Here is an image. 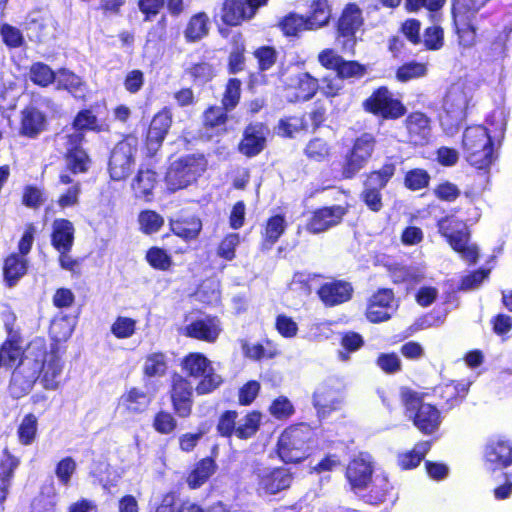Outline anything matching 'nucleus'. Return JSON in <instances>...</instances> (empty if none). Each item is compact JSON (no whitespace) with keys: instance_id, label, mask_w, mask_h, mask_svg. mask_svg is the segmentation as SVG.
<instances>
[{"instance_id":"nucleus-1","label":"nucleus","mask_w":512,"mask_h":512,"mask_svg":"<svg viewBox=\"0 0 512 512\" xmlns=\"http://www.w3.org/2000/svg\"><path fill=\"white\" fill-rule=\"evenodd\" d=\"M62 370L63 362L57 344L51 345L41 364L26 355L12 374L10 393L16 398L21 397L31 389L38 377L45 389L56 390L60 385Z\"/></svg>"},{"instance_id":"nucleus-2","label":"nucleus","mask_w":512,"mask_h":512,"mask_svg":"<svg viewBox=\"0 0 512 512\" xmlns=\"http://www.w3.org/2000/svg\"><path fill=\"white\" fill-rule=\"evenodd\" d=\"M493 136L482 125L467 127L462 136V147L467 162L477 169H486L495 160Z\"/></svg>"},{"instance_id":"nucleus-3","label":"nucleus","mask_w":512,"mask_h":512,"mask_svg":"<svg viewBox=\"0 0 512 512\" xmlns=\"http://www.w3.org/2000/svg\"><path fill=\"white\" fill-rule=\"evenodd\" d=\"M472 100V91L463 82L452 84L443 99L440 123L444 131L453 135L459 124L465 119Z\"/></svg>"},{"instance_id":"nucleus-4","label":"nucleus","mask_w":512,"mask_h":512,"mask_svg":"<svg viewBox=\"0 0 512 512\" xmlns=\"http://www.w3.org/2000/svg\"><path fill=\"white\" fill-rule=\"evenodd\" d=\"M313 431L306 424L286 428L279 436L277 454L285 463H298L309 455V442Z\"/></svg>"},{"instance_id":"nucleus-5","label":"nucleus","mask_w":512,"mask_h":512,"mask_svg":"<svg viewBox=\"0 0 512 512\" xmlns=\"http://www.w3.org/2000/svg\"><path fill=\"white\" fill-rule=\"evenodd\" d=\"M180 366L187 376L199 380L195 387L198 395L212 393L223 382L222 377L216 373L212 362L200 352H191L184 356Z\"/></svg>"},{"instance_id":"nucleus-6","label":"nucleus","mask_w":512,"mask_h":512,"mask_svg":"<svg viewBox=\"0 0 512 512\" xmlns=\"http://www.w3.org/2000/svg\"><path fill=\"white\" fill-rule=\"evenodd\" d=\"M207 161L201 155L182 157L171 163L166 173V184L169 190L183 189L196 181L206 170Z\"/></svg>"},{"instance_id":"nucleus-7","label":"nucleus","mask_w":512,"mask_h":512,"mask_svg":"<svg viewBox=\"0 0 512 512\" xmlns=\"http://www.w3.org/2000/svg\"><path fill=\"white\" fill-rule=\"evenodd\" d=\"M438 228L442 236L463 260L468 263L477 261L478 249L475 244L470 243L469 233L463 221L447 217L438 222Z\"/></svg>"},{"instance_id":"nucleus-8","label":"nucleus","mask_w":512,"mask_h":512,"mask_svg":"<svg viewBox=\"0 0 512 512\" xmlns=\"http://www.w3.org/2000/svg\"><path fill=\"white\" fill-rule=\"evenodd\" d=\"M402 398L409 418L414 425L424 434H432L438 430L441 424L439 410L422 399L412 391H403Z\"/></svg>"},{"instance_id":"nucleus-9","label":"nucleus","mask_w":512,"mask_h":512,"mask_svg":"<svg viewBox=\"0 0 512 512\" xmlns=\"http://www.w3.org/2000/svg\"><path fill=\"white\" fill-rule=\"evenodd\" d=\"M253 484L259 496H272L288 489L293 474L285 467H257L253 472Z\"/></svg>"},{"instance_id":"nucleus-10","label":"nucleus","mask_w":512,"mask_h":512,"mask_svg":"<svg viewBox=\"0 0 512 512\" xmlns=\"http://www.w3.org/2000/svg\"><path fill=\"white\" fill-rule=\"evenodd\" d=\"M375 143V137L370 133H363L356 138L350 153L345 158L342 168L344 178L354 177L366 165L372 156Z\"/></svg>"},{"instance_id":"nucleus-11","label":"nucleus","mask_w":512,"mask_h":512,"mask_svg":"<svg viewBox=\"0 0 512 512\" xmlns=\"http://www.w3.org/2000/svg\"><path fill=\"white\" fill-rule=\"evenodd\" d=\"M363 25L362 12L355 4H348L338 21L337 41L343 51L352 52L357 41V32Z\"/></svg>"},{"instance_id":"nucleus-12","label":"nucleus","mask_w":512,"mask_h":512,"mask_svg":"<svg viewBox=\"0 0 512 512\" xmlns=\"http://www.w3.org/2000/svg\"><path fill=\"white\" fill-rule=\"evenodd\" d=\"M136 151L137 142L134 138H127L115 146L109 161V173L112 180L121 181L128 177L134 164Z\"/></svg>"},{"instance_id":"nucleus-13","label":"nucleus","mask_w":512,"mask_h":512,"mask_svg":"<svg viewBox=\"0 0 512 512\" xmlns=\"http://www.w3.org/2000/svg\"><path fill=\"white\" fill-rule=\"evenodd\" d=\"M363 107L366 111L385 119H397L405 114L404 105L393 98L391 92L386 87L377 89L367 98Z\"/></svg>"},{"instance_id":"nucleus-14","label":"nucleus","mask_w":512,"mask_h":512,"mask_svg":"<svg viewBox=\"0 0 512 512\" xmlns=\"http://www.w3.org/2000/svg\"><path fill=\"white\" fill-rule=\"evenodd\" d=\"M221 332V321L211 315L188 317L182 328V333L185 336L207 343L216 342Z\"/></svg>"},{"instance_id":"nucleus-15","label":"nucleus","mask_w":512,"mask_h":512,"mask_svg":"<svg viewBox=\"0 0 512 512\" xmlns=\"http://www.w3.org/2000/svg\"><path fill=\"white\" fill-rule=\"evenodd\" d=\"M284 83L286 85V98L290 102L306 101L317 92L318 80L307 72H297L289 75Z\"/></svg>"},{"instance_id":"nucleus-16","label":"nucleus","mask_w":512,"mask_h":512,"mask_svg":"<svg viewBox=\"0 0 512 512\" xmlns=\"http://www.w3.org/2000/svg\"><path fill=\"white\" fill-rule=\"evenodd\" d=\"M396 307L393 291L391 289H379L369 299L366 317L373 323L384 322L392 317Z\"/></svg>"},{"instance_id":"nucleus-17","label":"nucleus","mask_w":512,"mask_h":512,"mask_svg":"<svg viewBox=\"0 0 512 512\" xmlns=\"http://www.w3.org/2000/svg\"><path fill=\"white\" fill-rule=\"evenodd\" d=\"M268 0H226L222 8V20L228 25H238L252 18L257 9Z\"/></svg>"},{"instance_id":"nucleus-18","label":"nucleus","mask_w":512,"mask_h":512,"mask_svg":"<svg viewBox=\"0 0 512 512\" xmlns=\"http://www.w3.org/2000/svg\"><path fill=\"white\" fill-rule=\"evenodd\" d=\"M193 387L182 375L175 374L172 378L171 400L175 412L180 417H188L192 410Z\"/></svg>"},{"instance_id":"nucleus-19","label":"nucleus","mask_w":512,"mask_h":512,"mask_svg":"<svg viewBox=\"0 0 512 512\" xmlns=\"http://www.w3.org/2000/svg\"><path fill=\"white\" fill-rule=\"evenodd\" d=\"M372 465L368 457L360 455L354 458L346 469V478L351 489L357 493H362L369 481L372 479Z\"/></svg>"},{"instance_id":"nucleus-20","label":"nucleus","mask_w":512,"mask_h":512,"mask_svg":"<svg viewBox=\"0 0 512 512\" xmlns=\"http://www.w3.org/2000/svg\"><path fill=\"white\" fill-rule=\"evenodd\" d=\"M345 209L341 206L323 207L316 210L307 222L306 229L313 233H322L342 220Z\"/></svg>"},{"instance_id":"nucleus-21","label":"nucleus","mask_w":512,"mask_h":512,"mask_svg":"<svg viewBox=\"0 0 512 512\" xmlns=\"http://www.w3.org/2000/svg\"><path fill=\"white\" fill-rule=\"evenodd\" d=\"M151 400L145 391L132 387L119 398L117 412L128 416L140 414L148 408Z\"/></svg>"},{"instance_id":"nucleus-22","label":"nucleus","mask_w":512,"mask_h":512,"mask_svg":"<svg viewBox=\"0 0 512 512\" xmlns=\"http://www.w3.org/2000/svg\"><path fill=\"white\" fill-rule=\"evenodd\" d=\"M171 123L172 117L168 110L160 111L152 119L146 139L147 149L151 155L160 148Z\"/></svg>"},{"instance_id":"nucleus-23","label":"nucleus","mask_w":512,"mask_h":512,"mask_svg":"<svg viewBox=\"0 0 512 512\" xmlns=\"http://www.w3.org/2000/svg\"><path fill=\"white\" fill-rule=\"evenodd\" d=\"M83 140V134L74 132L67 137L66 161L68 168L73 173H84L88 170L90 163L87 153L79 147Z\"/></svg>"},{"instance_id":"nucleus-24","label":"nucleus","mask_w":512,"mask_h":512,"mask_svg":"<svg viewBox=\"0 0 512 512\" xmlns=\"http://www.w3.org/2000/svg\"><path fill=\"white\" fill-rule=\"evenodd\" d=\"M353 288L349 282L337 280L323 284L318 294L327 306H335L348 301L352 297Z\"/></svg>"},{"instance_id":"nucleus-25","label":"nucleus","mask_w":512,"mask_h":512,"mask_svg":"<svg viewBox=\"0 0 512 512\" xmlns=\"http://www.w3.org/2000/svg\"><path fill=\"white\" fill-rule=\"evenodd\" d=\"M405 124L412 143L423 145L429 141L431 137V121L424 113H411L406 118Z\"/></svg>"},{"instance_id":"nucleus-26","label":"nucleus","mask_w":512,"mask_h":512,"mask_svg":"<svg viewBox=\"0 0 512 512\" xmlns=\"http://www.w3.org/2000/svg\"><path fill=\"white\" fill-rule=\"evenodd\" d=\"M367 492L363 495L364 500L372 505H379L393 498L394 487L387 475H375L367 485Z\"/></svg>"},{"instance_id":"nucleus-27","label":"nucleus","mask_w":512,"mask_h":512,"mask_svg":"<svg viewBox=\"0 0 512 512\" xmlns=\"http://www.w3.org/2000/svg\"><path fill=\"white\" fill-rule=\"evenodd\" d=\"M26 30L30 37L39 40H46L55 37L57 31V22L50 14H34L30 16L26 23Z\"/></svg>"},{"instance_id":"nucleus-28","label":"nucleus","mask_w":512,"mask_h":512,"mask_svg":"<svg viewBox=\"0 0 512 512\" xmlns=\"http://www.w3.org/2000/svg\"><path fill=\"white\" fill-rule=\"evenodd\" d=\"M485 459L498 467L510 466L512 464V441L505 438L491 440L485 448Z\"/></svg>"},{"instance_id":"nucleus-29","label":"nucleus","mask_w":512,"mask_h":512,"mask_svg":"<svg viewBox=\"0 0 512 512\" xmlns=\"http://www.w3.org/2000/svg\"><path fill=\"white\" fill-rule=\"evenodd\" d=\"M266 133L267 129L262 124L249 125L239 145L241 153L249 157L259 154L264 148Z\"/></svg>"},{"instance_id":"nucleus-30","label":"nucleus","mask_w":512,"mask_h":512,"mask_svg":"<svg viewBox=\"0 0 512 512\" xmlns=\"http://www.w3.org/2000/svg\"><path fill=\"white\" fill-rule=\"evenodd\" d=\"M157 183V173L149 167L141 166L131 181V189L136 198L150 200Z\"/></svg>"},{"instance_id":"nucleus-31","label":"nucleus","mask_w":512,"mask_h":512,"mask_svg":"<svg viewBox=\"0 0 512 512\" xmlns=\"http://www.w3.org/2000/svg\"><path fill=\"white\" fill-rule=\"evenodd\" d=\"M74 226L67 219H56L52 224L51 243L57 251H70L74 242Z\"/></svg>"},{"instance_id":"nucleus-32","label":"nucleus","mask_w":512,"mask_h":512,"mask_svg":"<svg viewBox=\"0 0 512 512\" xmlns=\"http://www.w3.org/2000/svg\"><path fill=\"white\" fill-rule=\"evenodd\" d=\"M341 403L342 397L340 392L326 385L318 387L314 393V406L322 417L333 410H337Z\"/></svg>"},{"instance_id":"nucleus-33","label":"nucleus","mask_w":512,"mask_h":512,"mask_svg":"<svg viewBox=\"0 0 512 512\" xmlns=\"http://www.w3.org/2000/svg\"><path fill=\"white\" fill-rule=\"evenodd\" d=\"M19 459L4 450L0 459V504L6 500Z\"/></svg>"},{"instance_id":"nucleus-34","label":"nucleus","mask_w":512,"mask_h":512,"mask_svg":"<svg viewBox=\"0 0 512 512\" xmlns=\"http://www.w3.org/2000/svg\"><path fill=\"white\" fill-rule=\"evenodd\" d=\"M331 6L329 0H311L309 13L305 18L309 30L319 29L329 23Z\"/></svg>"},{"instance_id":"nucleus-35","label":"nucleus","mask_w":512,"mask_h":512,"mask_svg":"<svg viewBox=\"0 0 512 512\" xmlns=\"http://www.w3.org/2000/svg\"><path fill=\"white\" fill-rule=\"evenodd\" d=\"M44 114L34 107H27L22 112L21 133L28 137H35L45 128Z\"/></svg>"},{"instance_id":"nucleus-36","label":"nucleus","mask_w":512,"mask_h":512,"mask_svg":"<svg viewBox=\"0 0 512 512\" xmlns=\"http://www.w3.org/2000/svg\"><path fill=\"white\" fill-rule=\"evenodd\" d=\"M488 0H454L452 14L454 23L473 21L477 12Z\"/></svg>"},{"instance_id":"nucleus-37","label":"nucleus","mask_w":512,"mask_h":512,"mask_svg":"<svg viewBox=\"0 0 512 512\" xmlns=\"http://www.w3.org/2000/svg\"><path fill=\"white\" fill-rule=\"evenodd\" d=\"M209 17L203 13L193 15L185 28L184 36L188 42H197L208 34Z\"/></svg>"},{"instance_id":"nucleus-38","label":"nucleus","mask_w":512,"mask_h":512,"mask_svg":"<svg viewBox=\"0 0 512 512\" xmlns=\"http://www.w3.org/2000/svg\"><path fill=\"white\" fill-rule=\"evenodd\" d=\"M216 463L211 458L199 461L187 478L188 486L192 489L202 486L216 471Z\"/></svg>"},{"instance_id":"nucleus-39","label":"nucleus","mask_w":512,"mask_h":512,"mask_svg":"<svg viewBox=\"0 0 512 512\" xmlns=\"http://www.w3.org/2000/svg\"><path fill=\"white\" fill-rule=\"evenodd\" d=\"M429 450L430 443L428 441L419 442L412 450L400 453L397 457V463L403 470L413 469L421 463Z\"/></svg>"},{"instance_id":"nucleus-40","label":"nucleus","mask_w":512,"mask_h":512,"mask_svg":"<svg viewBox=\"0 0 512 512\" xmlns=\"http://www.w3.org/2000/svg\"><path fill=\"white\" fill-rule=\"evenodd\" d=\"M58 88L69 91L75 98L82 99L86 93V85L73 72L62 69L57 73Z\"/></svg>"},{"instance_id":"nucleus-41","label":"nucleus","mask_w":512,"mask_h":512,"mask_svg":"<svg viewBox=\"0 0 512 512\" xmlns=\"http://www.w3.org/2000/svg\"><path fill=\"white\" fill-rule=\"evenodd\" d=\"M242 352L245 357L252 360H261L263 358H274L279 354L278 349L270 341L266 342V346L260 343H251L246 340L241 341Z\"/></svg>"},{"instance_id":"nucleus-42","label":"nucleus","mask_w":512,"mask_h":512,"mask_svg":"<svg viewBox=\"0 0 512 512\" xmlns=\"http://www.w3.org/2000/svg\"><path fill=\"white\" fill-rule=\"evenodd\" d=\"M75 326V319L66 315L56 316L50 326L51 338L57 343L65 342L71 337Z\"/></svg>"},{"instance_id":"nucleus-43","label":"nucleus","mask_w":512,"mask_h":512,"mask_svg":"<svg viewBox=\"0 0 512 512\" xmlns=\"http://www.w3.org/2000/svg\"><path fill=\"white\" fill-rule=\"evenodd\" d=\"M286 229V220L283 215H274L270 217L265 225L263 232V245L271 248L281 237Z\"/></svg>"},{"instance_id":"nucleus-44","label":"nucleus","mask_w":512,"mask_h":512,"mask_svg":"<svg viewBox=\"0 0 512 512\" xmlns=\"http://www.w3.org/2000/svg\"><path fill=\"white\" fill-rule=\"evenodd\" d=\"M227 117L220 107H210L204 114V127L207 137L211 138L225 131Z\"/></svg>"},{"instance_id":"nucleus-45","label":"nucleus","mask_w":512,"mask_h":512,"mask_svg":"<svg viewBox=\"0 0 512 512\" xmlns=\"http://www.w3.org/2000/svg\"><path fill=\"white\" fill-rule=\"evenodd\" d=\"M27 270V261L22 256L12 254L4 263V277L9 286H13Z\"/></svg>"},{"instance_id":"nucleus-46","label":"nucleus","mask_w":512,"mask_h":512,"mask_svg":"<svg viewBox=\"0 0 512 512\" xmlns=\"http://www.w3.org/2000/svg\"><path fill=\"white\" fill-rule=\"evenodd\" d=\"M507 112L504 107H497L486 118V127L493 136V140H499L506 129Z\"/></svg>"},{"instance_id":"nucleus-47","label":"nucleus","mask_w":512,"mask_h":512,"mask_svg":"<svg viewBox=\"0 0 512 512\" xmlns=\"http://www.w3.org/2000/svg\"><path fill=\"white\" fill-rule=\"evenodd\" d=\"M167 359L163 353L154 352L146 356L143 372L147 377H162L167 371Z\"/></svg>"},{"instance_id":"nucleus-48","label":"nucleus","mask_w":512,"mask_h":512,"mask_svg":"<svg viewBox=\"0 0 512 512\" xmlns=\"http://www.w3.org/2000/svg\"><path fill=\"white\" fill-rule=\"evenodd\" d=\"M278 26L286 36H297L300 32L309 30L305 17L295 13L283 17Z\"/></svg>"},{"instance_id":"nucleus-49","label":"nucleus","mask_w":512,"mask_h":512,"mask_svg":"<svg viewBox=\"0 0 512 512\" xmlns=\"http://www.w3.org/2000/svg\"><path fill=\"white\" fill-rule=\"evenodd\" d=\"M316 283V275L306 272H298L294 274L289 288L291 291L298 292L299 294L306 296L315 288Z\"/></svg>"},{"instance_id":"nucleus-50","label":"nucleus","mask_w":512,"mask_h":512,"mask_svg":"<svg viewBox=\"0 0 512 512\" xmlns=\"http://www.w3.org/2000/svg\"><path fill=\"white\" fill-rule=\"evenodd\" d=\"M37 418L33 414H27L22 419L18 430L19 442L22 445H30L36 438L37 435Z\"/></svg>"},{"instance_id":"nucleus-51","label":"nucleus","mask_w":512,"mask_h":512,"mask_svg":"<svg viewBox=\"0 0 512 512\" xmlns=\"http://www.w3.org/2000/svg\"><path fill=\"white\" fill-rule=\"evenodd\" d=\"M261 421V414L252 412L247 414L243 419L238 422L235 429V434L238 438L247 439L252 437L259 428Z\"/></svg>"},{"instance_id":"nucleus-52","label":"nucleus","mask_w":512,"mask_h":512,"mask_svg":"<svg viewBox=\"0 0 512 512\" xmlns=\"http://www.w3.org/2000/svg\"><path fill=\"white\" fill-rule=\"evenodd\" d=\"M30 79L35 84L46 87L53 81H57V74L48 65L37 62L30 68Z\"/></svg>"},{"instance_id":"nucleus-53","label":"nucleus","mask_w":512,"mask_h":512,"mask_svg":"<svg viewBox=\"0 0 512 512\" xmlns=\"http://www.w3.org/2000/svg\"><path fill=\"white\" fill-rule=\"evenodd\" d=\"M140 229L145 234H153L159 231L164 224V219L155 211L146 210L139 214Z\"/></svg>"},{"instance_id":"nucleus-54","label":"nucleus","mask_w":512,"mask_h":512,"mask_svg":"<svg viewBox=\"0 0 512 512\" xmlns=\"http://www.w3.org/2000/svg\"><path fill=\"white\" fill-rule=\"evenodd\" d=\"M136 331V320L118 316L111 325V333L117 339H128L134 335Z\"/></svg>"},{"instance_id":"nucleus-55","label":"nucleus","mask_w":512,"mask_h":512,"mask_svg":"<svg viewBox=\"0 0 512 512\" xmlns=\"http://www.w3.org/2000/svg\"><path fill=\"white\" fill-rule=\"evenodd\" d=\"M427 74V66L424 63L409 62L398 68L396 78L400 82H407Z\"/></svg>"},{"instance_id":"nucleus-56","label":"nucleus","mask_w":512,"mask_h":512,"mask_svg":"<svg viewBox=\"0 0 512 512\" xmlns=\"http://www.w3.org/2000/svg\"><path fill=\"white\" fill-rule=\"evenodd\" d=\"M395 166L394 164L388 163L377 171L372 172L366 182V186L373 187L376 189H382L386 186L388 181L394 175Z\"/></svg>"},{"instance_id":"nucleus-57","label":"nucleus","mask_w":512,"mask_h":512,"mask_svg":"<svg viewBox=\"0 0 512 512\" xmlns=\"http://www.w3.org/2000/svg\"><path fill=\"white\" fill-rule=\"evenodd\" d=\"M147 262L155 269L168 270L172 266L170 255L159 247H152L146 253Z\"/></svg>"},{"instance_id":"nucleus-58","label":"nucleus","mask_w":512,"mask_h":512,"mask_svg":"<svg viewBox=\"0 0 512 512\" xmlns=\"http://www.w3.org/2000/svg\"><path fill=\"white\" fill-rule=\"evenodd\" d=\"M393 277L395 282L418 283L424 279L425 272L419 266H403L395 270Z\"/></svg>"},{"instance_id":"nucleus-59","label":"nucleus","mask_w":512,"mask_h":512,"mask_svg":"<svg viewBox=\"0 0 512 512\" xmlns=\"http://www.w3.org/2000/svg\"><path fill=\"white\" fill-rule=\"evenodd\" d=\"M22 350L15 341H6L0 348V367H12L18 360L21 361Z\"/></svg>"},{"instance_id":"nucleus-60","label":"nucleus","mask_w":512,"mask_h":512,"mask_svg":"<svg viewBox=\"0 0 512 512\" xmlns=\"http://www.w3.org/2000/svg\"><path fill=\"white\" fill-rule=\"evenodd\" d=\"M306 156L314 161H323L330 154V147L326 141L320 138H314L305 148Z\"/></svg>"},{"instance_id":"nucleus-61","label":"nucleus","mask_w":512,"mask_h":512,"mask_svg":"<svg viewBox=\"0 0 512 512\" xmlns=\"http://www.w3.org/2000/svg\"><path fill=\"white\" fill-rule=\"evenodd\" d=\"M77 468V464L72 457H65L61 459L55 468V474L58 481L64 485L68 486L70 484L71 478L75 473Z\"/></svg>"},{"instance_id":"nucleus-62","label":"nucleus","mask_w":512,"mask_h":512,"mask_svg":"<svg viewBox=\"0 0 512 512\" xmlns=\"http://www.w3.org/2000/svg\"><path fill=\"white\" fill-rule=\"evenodd\" d=\"M337 76L340 79H350V78H361L366 73V68L362 64L357 61H345L342 59L341 64L339 65L337 71Z\"/></svg>"},{"instance_id":"nucleus-63","label":"nucleus","mask_w":512,"mask_h":512,"mask_svg":"<svg viewBox=\"0 0 512 512\" xmlns=\"http://www.w3.org/2000/svg\"><path fill=\"white\" fill-rule=\"evenodd\" d=\"M74 128L75 132H80L82 130H93L100 131L102 129V125L98 123L96 116L90 110L80 111L75 120H74Z\"/></svg>"},{"instance_id":"nucleus-64","label":"nucleus","mask_w":512,"mask_h":512,"mask_svg":"<svg viewBox=\"0 0 512 512\" xmlns=\"http://www.w3.org/2000/svg\"><path fill=\"white\" fill-rule=\"evenodd\" d=\"M239 243L240 236L238 233H230L226 235L218 246V256L228 261L233 260L235 258L236 247Z\"/></svg>"}]
</instances>
